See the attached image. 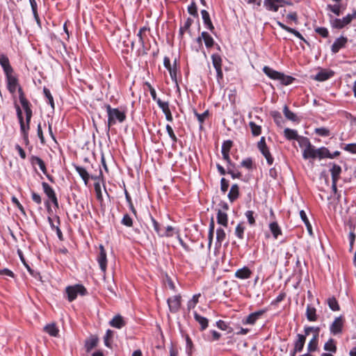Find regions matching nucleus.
I'll use <instances>...</instances> for the list:
<instances>
[{
	"label": "nucleus",
	"instance_id": "obj_61",
	"mask_svg": "<svg viewBox=\"0 0 356 356\" xmlns=\"http://www.w3.org/2000/svg\"><path fill=\"white\" fill-rule=\"evenodd\" d=\"M216 326L222 330H227L228 332L232 331V328L229 326V325L225 322L224 321L219 320L216 322Z\"/></svg>",
	"mask_w": 356,
	"mask_h": 356
},
{
	"label": "nucleus",
	"instance_id": "obj_49",
	"mask_svg": "<svg viewBox=\"0 0 356 356\" xmlns=\"http://www.w3.org/2000/svg\"><path fill=\"white\" fill-rule=\"evenodd\" d=\"M212 63L214 68L222 67V58L218 54L211 55Z\"/></svg>",
	"mask_w": 356,
	"mask_h": 356
},
{
	"label": "nucleus",
	"instance_id": "obj_28",
	"mask_svg": "<svg viewBox=\"0 0 356 356\" xmlns=\"http://www.w3.org/2000/svg\"><path fill=\"white\" fill-rule=\"evenodd\" d=\"M76 171L78 172L79 176L81 177L83 181H84V184L86 186L88 185L89 179H90V175L86 170V169L82 166L79 165H74Z\"/></svg>",
	"mask_w": 356,
	"mask_h": 356
},
{
	"label": "nucleus",
	"instance_id": "obj_62",
	"mask_svg": "<svg viewBox=\"0 0 356 356\" xmlns=\"http://www.w3.org/2000/svg\"><path fill=\"white\" fill-rule=\"evenodd\" d=\"M227 172L231 175L232 179H241L242 174L238 170H235L232 168L227 167Z\"/></svg>",
	"mask_w": 356,
	"mask_h": 356
},
{
	"label": "nucleus",
	"instance_id": "obj_48",
	"mask_svg": "<svg viewBox=\"0 0 356 356\" xmlns=\"http://www.w3.org/2000/svg\"><path fill=\"white\" fill-rule=\"evenodd\" d=\"M186 352L188 356H191L193 352V343L188 335H186Z\"/></svg>",
	"mask_w": 356,
	"mask_h": 356
},
{
	"label": "nucleus",
	"instance_id": "obj_34",
	"mask_svg": "<svg viewBox=\"0 0 356 356\" xmlns=\"http://www.w3.org/2000/svg\"><path fill=\"white\" fill-rule=\"evenodd\" d=\"M283 113L285 118L289 120H291L292 122H299L300 120L297 117L296 114L290 111L286 105H284L283 108Z\"/></svg>",
	"mask_w": 356,
	"mask_h": 356
},
{
	"label": "nucleus",
	"instance_id": "obj_8",
	"mask_svg": "<svg viewBox=\"0 0 356 356\" xmlns=\"http://www.w3.org/2000/svg\"><path fill=\"white\" fill-rule=\"evenodd\" d=\"M30 162L31 163L34 165L35 164L38 165V166L40 167V169L41 170V171L44 173V175H46V177H47V179L51 181V182H54V178L52 176L49 175L48 173H47V168H46V165L44 162V161L40 158L39 156H34V155H32L31 157H30Z\"/></svg>",
	"mask_w": 356,
	"mask_h": 356
},
{
	"label": "nucleus",
	"instance_id": "obj_53",
	"mask_svg": "<svg viewBox=\"0 0 356 356\" xmlns=\"http://www.w3.org/2000/svg\"><path fill=\"white\" fill-rule=\"evenodd\" d=\"M194 115L197 118L200 126L204 123L205 119L209 115V111H205L203 113H198L196 111H194Z\"/></svg>",
	"mask_w": 356,
	"mask_h": 356
},
{
	"label": "nucleus",
	"instance_id": "obj_57",
	"mask_svg": "<svg viewBox=\"0 0 356 356\" xmlns=\"http://www.w3.org/2000/svg\"><path fill=\"white\" fill-rule=\"evenodd\" d=\"M150 220H151V222L154 227V231L156 232L157 235L160 237V234L163 230L161 227L160 224L156 220V219L152 216H150Z\"/></svg>",
	"mask_w": 356,
	"mask_h": 356
},
{
	"label": "nucleus",
	"instance_id": "obj_59",
	"mask_svg": "<svg viewBox=\"0 0 356 356\" xmlns=\"http://www.w3.org/2000/svg\"><path fill=\"white\" fill-rule=\"evenodd\" d=\"M165 129H166L168 136L172 140L173 145L175 144L177 142L178 139H177L176 135L175 134L172 127L170 124H167L165 127Z\"/></svg>",
	"mask_w": 356,
	"mask_h": 356
},
{
	"label": "nucleus",
	"instance_id": "obj_40",
	"mask_svg": "<svg viewBox=\"0 0 356 356\" xmlns=\"http://www.w3.org/2000/svg\"><path fill=\"white\" fill-rule=\"evenodd\" d=\"M44 330L50 336L56 337L58 334V329L54 323L48 324L44 327Z\"/></svg>",
	"mask_w": 356,
	"mask_h": 356
},
{
	"label": "nucleus",
	"instance_id": "obj_4",
	"mask_svg": "<svg viewBox=\"0 0 356 356\" xmlns=\"http://www.w3.org/2000/svg\"><path fill=\"white\" fill-rule=\"evenodd\" d=\"M285 5L291 6L292 3L289 0H264V8L271 12H277L279 8Z\"/></svg>",
	"mask_w": 356,
	"mask_h": 356
},
{
	"label": "nucleus",
	"instance_id": "obj_20",
	"mask_svg": "<svg viewBox=\"0 0 356 356\" xmlns=\"http://www.w3.org/2000/svg\"><path fill=\"white\" fill-rule=\"evenodd\" d=\"M329 165L332 166V168L330 169L332 180L339 181L340 175L341 173V166L334 163H330Z\"/></svg>",
	"mask_w": 356,
	"mask_h": 356
},
{
	"label": "nucleus",
	"instance_id": "obj_11",
	"mask_svg": "<svg viewBox=\"0 0 356 356\" xmlns=\"http://www.w3.org/2000/svg\"><path fill=\"white\" fill-rule=\"evenodd\" d=\"M296 140L298 142L299 146L303 149L302 158H306V156L307 155V153L311 150L313 145L311 143L309 139L305 136H299Z\"/></svg>",
	"mask_w": 356,
	"mask_h": 356
},
{
	"label": "nucleus",
	"instance_id": "obj_46",
	"mask_svg": "<svg viewBox=\"0 0 356 356\" xmlns=\"http://www.w3.org/2000/svg\"><path fill=\"white\" fill-rule=\"evenodd\" d=\"M260 152L262 154V155L265 157V159H266L267 163L269 165H271L273 163L274 159L272 156L268 147L264 149H261V151H260Z\"/></svg>",
	"mask_w": 356,
	"mask_h": 356
},
{
	"label": "nucleus",
	"instance_id": "obj_60",
	"mask_svg": "<svg viewBox=\"0 0 356 356\" xmlns=\"http://www.w3.org/2000/svg\"><path fill=\"white\" fill-rule=\"evenodd\" d=\"M193 20L191 18H188L186 21L184 22L183 26H181L179 29V35L182 36L184 35V31L189 29L191 26Z\"/></svg>",
	"mask_w": 356,
	"mask_h": 356
},
{
	"label": "nucleus",
	"instance_id": "obj_24",
	"mask_svg": "<svg viewBox=\"0 0 356 356\" xmlns=\"http://www.w3.org/2000/svg\"><path fill=\"white\" fill-rule=\"evenodd\" d=\"M323 349L327 353L335 354L337 351V341L332 339L330 338L324 344Z\"/></svg>",
	"mask_w": 356,
	"mask_h": 356
},
{
	"label": "nucleus",
	"instance_id": "obj_50",
	"mask_svg": "<svg viewBox=\"0 0 356 356\" xmlns=\"http://www.w3.org/2000/svg\"><path fill=\"white\" fill-rule=\"evenodd\" d=\"M245 227L243 223H238L235 228V235L239 238L243 239L244 237Z\"/></svg>",
	"mask_w": 356,
	"mask_h": 356
},
{
	"label": "nucleus",
	"instance_id": "obj_2",
	"mask_svg": "<svg viewBox=\"0 0 356 356\" xmlns=\"http://www.w3.org/2000/svg\"><path fill=\"white\" fill-rule=\"evenodd\" d=\"M65 293L67 296L69 302L74 301L78 296H86L88 293L87 289L82 284H76L72 286H68L65 288Z\"/></svg>",
	"mask_w": 356,
	"mask_h": 356
},
{
	"label": "nucleus",
	"instance_id": "obj_15",
	"mask_svg": "<svg viewBox=\"0 0 356 356\" xmlns=\"http://www.w3.org/2000/svg\"><path fill=\"white\" fill-rule=\"evenodd\" d=\"M348 42V39L346 37L341 36L337 38L333 42L331 47V51L333 54H337L341 49L345 47L346 43Z\"/></svg>",
	"mask_w": 356,
	"mask_h": 356
},
{
	"label": "nucleus",
	"instance_id": "obj_42",
	"mask_svg": "<svg viewBox=\"0 0 356 356\" xmlns=\"http://www.w3.org/2000/svg\"><path fill=\"white\" fill-rule=\"evenodd\" d=\"M294 80L295 78H293V76L285 75L284 73L281 72V75L280 76V79L278 81H280V83L284 86H289L291 84Z\"/></svg>",
	"mask_w": 356,
	"mask_h": 356
},
{
	"label": "nucleus",
	"instance_id": "obj_36",
	"mask_svg": "<svg viewBox=\"0 0 356 356\" xmlns=\"http://www.w3.org/2000/svg\"><path fill=\"white\" fill-rule=\"evenodd\" d=\"M98 338L95 336H91L86 341L85 347L87 351H90L97 346Z\"/></svg>",
	"mask_w": 356,
	"mask_h": 356
},
{
	"label": "nucleus",
	"instance_id": "obj_13",
	"mask_svg": "<svg viewBox=\"0 0 356 356\" xmlns=\"http://www.w3.org/2000/svg\"><path fill=\"white\" fill-rule=\"evenodd\" d=\"M0 65L5 75L14 72L13 67L10 64L8 57L4 54H0Z\"/></svg>",
	"mask_w": 356,
	"mask_h": 356
},
{
	"label": "nucleus",
	"instance_id": "obj_43",
	"mask_svg": "<svg viewBox=\"0 0 356 356\" xmlns=\"http://www.w3.org/2000/svg\"><path fill=\"white\" fill-rule=\"evenodd\" d=\"M330 309L332 311H339L340 309L338 301L334 297H330L327 300Z\"/></svg>",
	"mask_w": 356,
	"mask_h": 356
},
{
	"label": "nucleus",
	"instance_id": "obj_18",
	"mask_svg": "<svg viewBox=\"0 0 356 356\" xmlns=\"http://www.w3.org/2000/svg\"><path fill=\"white\" fill-rule=\"evenodd\" d=\"M307 319L310 322H315L318 320L316 309L312 304H308L305 313Z\"/></svg>",
	"mask_w": 356,
	"mask_h": 356
},
{
	"label": "nucleus",
	"instance_id": "obj_14",
	"mask_svg": "<svg viewBox=\"0 0 356 356\" xmlns=\"http://www.w3.org/2000/svg\"><path fill=\"white\" fill-rule=\"evenodd\" d=\"M330 22L332 28L337 29H341L349 24V22L344 17L342 18H333L332 15H330Z\"/></svg>",
	"mask_w": 356,
	"mask_h": 356
},
{
	"label": "nucleus",
	"instance_id": "obj_31",
	"mask_svg": "<svg viewBox=\"0 0 356 356\" xmlns=\"http://www.w3.org/2000/svg\"><path fill=\"white\" fill-rule=\"evenodd\" d=\"M239 196V187L235 184L231 186L227 197L231 202H234Z\"/></svg>",
	"mask_w": 356,
	"mask_h": 356
},
{
	"label": "nucleus",
	"instance_id": "obj_51",
	"mask_svg": "<svg viewBox=\"0 0 356 356\" xmlns=\"http://www.w3.org/2000/svg\"><path fill=\"white\" fill-rule=\"evenodd\" d=\"M113 336V331L111 330H107L106 332V334L104 337V345L106 347L110 348L111 347V341Z\"/></svg>",
	"mask_w": 356,
	"mask_h": 356
},
{
	"label": "nucleus",
	"instance_id": "obj_41",
	"mask_svg": "<svg viewBox=\"0 0 356 356\" xmlns=\"http://www.w3.org/2000/svg\"><path fill=\"white\" fill-rule=\"evenodd\" d=\"M318 338L313 337L307 344V352H315L318 348Z\"/></svg>",
	"mask_w": 356,
	"mask_h": 356
},
{
	"label": "nucleus",
	"instance_id": "obj_58",
	"mask_svg": "<svg viewBox=\"0 0 356 356\" xmlns=\"http://www.w3.org/2000/svg\"><path fill=\"white\" fill-rule=\"evenodd\" d=\"M241 166L248 170L253 168V161L251 158H246L241 162Z\"/></svg>",
	"mask_w": 356,
	"mask_h": 356
},
{
	"label": "nucleus",
	"instance_id": "obj_63",
	"mask_svg": "<svg viewBox=\"0 0 356 356\" xmlns=\"http://www.w3.org/2000/svg\"><path fill=\"white\" fill-rule=\"evenodd\" d=\"M233 142L230 140H225L222 143L221 147V152H229L232 148Z\"/></svg>",
	"mask_w": 356,
	"mask_h": 356
},
{
	"label": "nucleus",
	"instance_id": "obj_37",
	"mask_svg": "<svg viewBox=\"0 0 356 356\" xmlns=\"http://www.w3.org/2000/svg\"><path fill=\"white\" fill-rule=\"evenodd\" d=\"M284 136L289 140H297L299 136L296 130L289 128H286L284 130Z\"/></svg>",
	"mask_w": 356,
	"mask_h": 356
},
{
	"label": "nucleus",
	"instance_id": "obj_33",
	"mask_svg": "<svg viewBox=\"0 0 356 356\" xmlns=\"http://www.w3.org/2000/svg\"><path fill=\"white\" fill-rule=\"evenodd\" d=\"M42 187L44 194L47 196L48 200L56 197V193L53 188L46 182L42 183Z\"/></svg>",
	"mask_w": 356,
	"mask_h": 356
},
{
	"label": "nucleus",
	"instance_id": "obj_19",
	"mask_svg": "<svg viewBox=\"0 0 356 356\" xmlns=\"http://www.w3.org/2000/svg\"><path fill=\"white\" fill-rule=\"evenodd\" d=\"M109 325L113 327L121 329L126 325V322L121 315L118 314L109 321Z\"/></svg>",
	"mask_w": 356,
	"mask_h": 356
},
{
	"label": "nucleus",
	"instance_id": "obj_3",
	"mask_svg": "<svg viewBox=\"0 0 356 356\" xmlns=\"http://www.w3.org/2000/svg\"><path fill=\"white\" fill-rule=\"evenodd\" d=\"M307 155L306 158L304 159H323L327 158L329 155V149L325 147H321L319 148H316L315 146L313 145L311 150L307 153Z\"/></svg>",
	"mask_w": 356,
	"mask_h": 356
},
{
	"label": "nucleus",
	"instance_id": "obj_10",
	"mask_svg": "<svg viewBox=\"0 0 356 356\" xmlns=\"http://www.w3.org/2000/svg\"><path fill=\"white\" fill-rule=\"evenodd\" d=\"M97 261L102 273L105 274L107 268V258L106 250L102 245L99 246V252L97 257Z\"/></svg>",
	"mask_w": 356,
	"mask_h": 356
},
{
	"label": "nucleus",
	"instance_id": "obj_25",
	"mask_svg": "<svg viewBox=\"0 0 356 356\" xmlns=\"http://www.w3.org/2000/svg\"><path fill=\"white\" fill-rule=\"evenodd\" d=\"M306 338L302 334H298L296 335V339L294 341L295 351L301 352L303 350Z\"/></svg>",
	"mask_w": 356,
	"mask_h": 356
},
{
	"label": "nucleus",
	"instance_id": "obj_44",
	"mask_svg": "<svg viewBox=\"0 0 356 356\" xmlns=\"http://www.w3.org/2000/svg\"><path fill=\"white\" fill-rule=\"evenodd\" d=\"M43 93H44V97L47 99V103L51 106L52 109H54V108H55L54 101V98L51 94L50 90L48 88H47L46 87H44L43 88Z\"/></svg>",
	"mask_w": 356,
	"mask_h": 356
},
{
	"label": "nucleus",
	"instance_id": "obj_56",
	"mask_svg": "<svg viewBox=\"0 0 356 356\" xmlns=\"http://www.w3.org/2000/svg\"><path fill=\"white\" fill-rule=\"evenodd\" d=\"M156 104L159 106V107L162 110L164 114L170 111L168 102H163L162 100H158Z\"/></svg>",
	"mask_w": 356,
	"mask_h": 356
},
{
	"label": "nucleus",
	"instance_id": "obj_17",
	"mask_svg": "<svg viewBox=\"0 0 356 356\" xmlns=\"http://www.w3.org/2000/svg\"><path fill=\"white\" fill-rule=\"evenodd\" d=\"M252 274V270L247 266L238 269L234 274L235 277L240 280L249 279Z\"/></svg>",
	"mask_w": 356,
	"mask_h": 356
},
{
	"label": "nucleus",
	"instance_id": "obj_64",
	"mask_svg": "<svg viewBox=\"0 0 356 356\" xmlns=\"http://www.w3.org/2000/svg\"><path fill=\"white\" fill-rule=\"evenodd\" d=\"M245 215L248 219V223L252 226L254 225H255V219L254 217V211L248 210L245 212Z\"/></svg>",
	"mask_w": 356,
	"mask_h": 356
},
{
	"label": "nucleus",
	"instance_id": "obj_6",
	"mask_svg": "<svg viewBox=\"0 0 356 356\" xmlns=\"http://www.w3.org/2000/svg\"><path fill=\"white\" fill-rule=\"evenodd\" d=\"M19 100L25 112L26 118L29 120V118H32L33 111L31 109V104L26 98L22 88H19Z\"/></svg>",
	"mask_w": 356,
	"mask_h": 356
},
{
	"label": "nucleus",
	"instance_id": "obj_22",
	"mask_svg": "<svg viewBox=\"0 0 356 356\" xmlns=\"http://www.w3.org/2000/svg\"><path fill=\"white\" fill-rule=\"evenodd\" d=\"M202 18L203 19V23L204 26L208 29L210 31L213 32L214 30V26L212 24V22L210 19V15L209 13L206 10H202L201 11Z\"/></svg>",
	"mask_w": 356,
	"mask_h": 356
},
{
	"label": "nucleus",
	"instance_id": "obj_21",
	"mask_svg": "<svg viewBox=\"0 0 356 356\" xmlns=\"http://www.w3.org/2000/svg\"><path fill=\"white\" fill-rule=\"evenodd\" d=\"M277 24L283 30H284L290 33L293 34L296 37H297L300 40L304 41L305 42H307V40L305 39V38L302 36V35L297 30H296L293 28H291L289 26H287L280 22H277Z\"/></svg>",
	"mask_w": 356,
	"mask_h": 356
},
{
	"label": "nucleus",
	"instance_id": "obj_32",
	"mask_svg": "<svg viewBox=\"0 0 356 356\" xmlns=\"http://www.w3.org/2000/svg\"><path fill=\"white\" fill-rule=\"evenodd\" d=\"M217 222L224 227L228 225V216L226 212L218 209L217 213Z\"/></svg>",
	"mask_w": 356,
	"mask_h": 356
},
{
	"label": "nucleus",
	"instance_id": "obj_1",
	"mask_svg": "<svg viewBox=\"0 0 356 356\" xmlns=\"http://www.w3.org/2000/svg\"><path fill=\"white\" fill-rule=\"evenodd\" d=\"M105 108L108 115L106 133L108 135L111 126L117 122L122 123L126 120V113L117 108H112L110 104L105 105Z\"/></svg>",
	"mask_w": 356,
	"mask_h": 356
},
{
	"label": "nucleus",
	"instance_id": "obj_26",
	"mask_svg": "<svg viewBox=\"0 0 356 356\" xmlns=\"http://www.w3.org/2000/svg\"><path fill=\"white\" fill-rule=\"evenodd\" d=\"M264 73L268 76L270 79L273 80H279L281 72L273 70L268 66H264L263 67Z\"/></svg>",
	"mask_w": 356,
	"mask_h": 356
},
{
	"label": "nucleus",
	"instance_id": "obj_5",
	"mask_svg": "<svg viewBox=\"0 0 356 356\" xmlns=\"http://www.w3.org/2000/svg\"><path fill=\"white\" fill-rule=\"evenodd\" d=\"M6 88L11 94H14L16 90L19 92V88H22L19 83L17 76L15 72L6 74Z\"/></svg>",
	"mask_w": 356,
	"mask_h": 356
},
{
	"label": "nucleus",
	"instance_id": "obj_38",
	"mask_svg": "<svg viewBox=\"0 0 356 356\" xmlns=\"http://www.w3.org/2000/svg\"><path fill=\"white\" fill-rule=\"evenodd\" d=\"M202 38L207 48L209 49L213 46L214 40L209 33L206 31L202 32Z\"/></svg>",
	"mask_w": 356,
	"mask_h": 356
},
{
	"label": "nucleus",
	"instance_id": "obj_54",
	"mask_svg": "<svg viewBox=\"0 0 356 356\" xmlns=\"http://www.w3.org/2000/svg\"><path fill=\"white\" fill-rule=\"evenodd\" d=\"M121 223L128 227L133 226V220L128 213H125L121 220Z\"/></svg>",
	"mask_w": 356,
	"mask_h": 356
},
{
	"label": "nucleus",
	"instance_id": "obj_12",
	"mask_svg": "<svg viewBox=\"0 0 356 356\" xmlns=\"http://www.w3.org/2000/svg\"><path fill=\"white\" fill-rule=\"evenodd\" d=\"M170 311L172 313L177 312L181 307V296L177 295L169 298L167 300Z\"/></svg>",
	"mask_w": 356,
	"mask_h": 356
},
{
	"label": "nucleus",
	"instance_id": "obj_47",
	"mask_svg": "<svg viewBox=\"0 0 356 356\" xmlns=\"http://www.w3.org/2000/svg\"><path fill=\"white\" fill-rule=\"evenodd\" d=\"M326 9L327 10L331 11L332 13H333L337 16H339L341 14V5L340 4H335V5L328 4V5H327V8Z\"/></svg>",
	"mask_w": 356,
	"mask_h": 356
},
{
	"label": "nucleus",
	"instance_id": "obj_29",
	"mask_svg": "<svg viewBox=\"0 0 356 356\" xmlns=\"http://www.w3.org/2000/svg\"><path fill=\"white\" fill-rule=\"evenodd\" d=\"M225 239H226V233H225V230L221 227H218L216 229V246L218 247V248L221 247L222 243L225 241Z\"/></svg>",
	"mask_w": 356,
	"mask_h": 356
},
{
	"label": "nucleus",
	"instance_id": "obj_9",
	"mask_svg": "<svg viewBox=\"0 0 356 356\" xmlns=\"http://www.w3.org/2000/svg\"><path fill=\"white\" fill-rule=\"evenodd\" d=\"M31 118H26V122L24 120L19 122L20 126V133L22 136L23 140L26 145H29V131L30 129V122Z\"/></svg>",
	"mask_w": 356,
	"mask_h": 356
},
{
	"label": "nucleus",
	"instance_id": "obj_16",
	"mask_svg": "<svg viewBox=\"0 0 356 356\" xmlns=\"http://www.w3.org/2000/svg\"><path fill=\"white\" fill-rule=\"evenodd\" d=\"M265 310H259L250 314L245 319L243 320V323L254 325L257 321L265 313Z\"/></svg>",
	"mask_w": 356,
	"mask_h": 356
},
{
	"label": "nucleus",
	"instance_id": "obj_55",
	"mask_svg": "<svg viewBox=\"0 0 356 356\" xmlns=\"http://www.w3.org/2000/svg\"><path fill=\"white\" fill-rule=\"evenodd\" d=\"M314 31L323 38H326L329 36L328 29L325 27H316Z\"/></svg>",
	"mask_w": 356,
	"mask_h": 356
},
{
	"label": "nucleus",
	"instance_id": "obj_30",
	"mask_svg": "<svg viewBox=\"0 0 356 356\" xmlns=\"http://www.w3.org/2000/svg\"><path fill=\"white\" fill-rule=\"evenodd\" d=\"M333 74L334 73L332 71L321 70L316 74L314 79L318 81H324L331 78Z\"/></svg>",
	"mask_w": 356,
	"mask_h": 356
},
{
	"label": "nucleus",
	"instance_id": "obj_39",
	"mask_svg": "<svg viewBox=\"0 0 356 356\" xmlns=\"http://www.w3.org/2000/svg\"><path fill=\"white\" fill-rule=\"evenodd\" d=\"M270 115L273 118L275 123L279 126L282 127L284 124V120L281 113L277 111H273L270 112Z\"/></svg>",
	"mask_w": 356,
	"mask_h": 356
},
{
	"label": "nucleus",
	"instance_id": "obj_23",
	"mask_svg": "<svg viewBox=\"0 0 356 356\" xmlns=\"http://www.w3.org/2000/svg\"><path fill=\"white\" fill-rule=\"evenodd\" d=\"M268 227L274 239H277L282 234V229L276 221L270 222Z\"/></svg>",
	"mask_w": 356,
	"mask_h": 356
},
{
	"label": "nucleus",
	"instance_id": "obj_7",
	"mask_svg": "<svg viewBox=\"0 0 356 356\" xmlns=\"http://www.w3.org/2000/svg\"><path fill=\"white\" fill-rule=\"evenodd\" d=\"M344 322L345 320L341 316L335 318L334 321L330 325V334L334 336L341 334L344 327Z\"/></svg>",
	"mask_w": 356,
	"mask_h": 356
},
{
	"label": "nucleus",
	"instance_id": "obj_45",
	"mask_svg": "<svg viewBox=\"0 0 356 356\" xmlns=\"http://www.w3.org/2000/svg\"><path fill=\"white\" fill-rule=\"evenodd\" d=\"M249 126L251 129L252 134L254 136H258L261 133V127L259 125H257L254 122H250Z\"/></svg>",
	"mask_w": 356,
	"mask_h": 356
},
{
	"label": "nucleus",
	"instance_id": "obj_52",
	"mask_svg": "<svg viewBox=\"0 0 356 356\" xmlns=\"http://www.w3.org/2000/svg\"><path fill=\"white\" fill-rule=\"evenodd\" d=\"M314 132L316 134L323 137H327L330 135V129L326 127L316 128L315 129Z\"/></svg>",
	"mask_w": 356,
	"mask_h": 356
},
{
	"label": "nucleus",
	"instance_id": "obj_27",
	"mask_svg": "<svg viewBox=\"0 0 356 356\" xmlns=\"http://www.w3.org/2000/svg\"><path fill=\"white\" fill-rule=\"evenodd\" d=\"M195 320L200 324L201 331L206 330L208 327L209 321L207 318L200 315L197 312L193 313Z\"/></svg>",
	"mask_w": 356,
	"mask_h": 356
},
{
	"label": "nucleus",
	"instance_id": "obj_35",
	"mask_svg": "<svg viewBox=\"0 0 356 356\" xmlns=\"http://www.w3.org/2000/svg\"><path fill=\"white\" fill-rule=\"evenodd\" d=\"M175 234H179V230L172 226L168 225L165 230H162L160 237H172Z\"/></svg>",
	"mask_w": 356,
	"mask_h": 356
}]
</instances>
